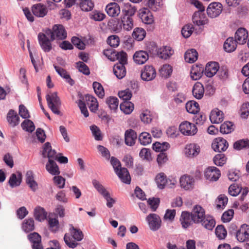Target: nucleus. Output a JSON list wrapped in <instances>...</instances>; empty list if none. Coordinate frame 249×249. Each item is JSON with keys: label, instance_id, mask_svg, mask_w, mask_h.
Here are the masks:
<instances>
[{"label": "nucleus", "instance_id": "60", "mask_svg": "<svg viewBox=\"0 0 249 249\" xmlns=\"http://www.w3.org/2000/svg\"><path fill=\"white\" fill-rule=\"evenodd\" d=\"M64 240L66 244L70 248L74 249L77 247L78 243L75 241L73 237L66 233L64 237Z\"/></svg>", "mask_w": 249, "mask_h": 249}, {"label": "nucleus", "instance_id": "46", "mask_svg": "<svg viewBox=\"0 0 249 249\" xmlns=\"http://www.w3.org/2000/svg\"><path fill=\"white\" fill-rule=\"evenodd\" d=\"M148 7L153 11L159 10L162 5V0H145Z\"/></svg>", "mask_w": 249, "mask_h": 249}, {"label": "nucleus", "instance_id": "4", "mask_svg": "<svg viewBox=\"0 0 249 249\" xmlns=\"http://www.w3.org/2000/svg\"><path fill=\"white\" fill-rule=\"evenodd\" d=\"M146 220L151 231H157L160 228L161 220L158 214L150 213L146 216Z\"/></svg>", "mask_w": 249, "mask_h": 249}, {"label": "nucleus", "instance_id": "42", "mask_svg": "<svg viewBox=\"0 0 249 249\" xmlns=\"http://www.w3.org/2000/svg\"><path fill=\"white\" fill-rule=\"evenodd\" d=\"M136 12V9L135 6H132L130 3H124V7L122 9V12L124 14V16H129L131 17Z\"/></svg>", "mask_w": 249, "mask_h": 249}, {"label": "nucleus", "instance_id": "31", "mask_svg": "<svg viewBox=\"0 0 249 249\" xmlns=\"http://www.w3.org/2000/svg\"><path fill=\"white\" fill-rule=\"evenodd\" d=\"M85 100L90 110L93 112H96L98 107L96 98L91 95L88 94L85 96Z\"/></svg>", "mask_w": 249, "mask_h": 249}, {"label": "nucleus", "instance_id": "13", "mask_svg": "<svg viewBox=\"0 0 249 249\" xmlns=\"http://www.w3.org/2000/svg\"><path fill=\"white\" fill-rule=\"evenodd\" d=\"M28 238L32 244L33 249H43L41 244V237L37 232H34L28 235Z\"/></svg>", "mask_w": 249, "mask_h": 249}, {"label": "nucleus", "instance_id": "47", "mask_svg": "<svg viewBox=\"0 0 249 249\" xmlns=\"http://www.w3.org/2000/svg\"><path fill=\"white\" fill-rule=\"evenodd\" d=\"M173 71L172 67L168 64L163 65L159 70L160 76L163 78L170 77Z\"/></svg>", "mask_w": 249, "mask_h": 249}, {"label": "nucleus", "instance_id": "39", "mask_svg": "<svg viewBox=\"0 0 249 249\" xmlns=\"http://www.w3.org/2000/svg\"><path fill=\"white\" fill-rule=\"evenodd\" d=\"M47 215V213L45 209L40 206H38L35 209L34 216L36 220L41 221L44 220Z\"/></svg>", "mask_w": 249, "mask_h": 249}, {"label": "nucleus", "instance_id": "58", "mask_svg": "<svg viewBox=\"0 0 249 249\" xmlns=\"http://www.w3.org/2000/svg\"><path fill=\"white\" fill-rule=\"evenodd\" d=\"M115 58L119 61V63L118 64H121L123 65H125L127 63V53L124 51L116 52Z\"/></svg>", "mask_w": 249, "mask_h": 249}, {"label": "nucleus", "instance_id": "10", "mask_svg": "<svg viewBox=\"0 0 249 249\" xmlns=\"http://www.w3.org/2000/svg\"><path fill=\"white\" fill-rule=\"evenodd\" d=\"M206 178L210 181H216L220 177V170L215 167H209L204 172Z\"/></svg>", "mask_w": 249, "mask_h": 249}, {"label": "nucleus", "instance_id": "32", "mask_svg": "<svg viewBox=\"0 0 249 249\" xmlns=\"http://www.w3.org/2000/svg\"><path fill=\"white\" fill-rule=\"evenodd\" d=\"M192 92L196 98L197 99H201L203 97L204 92L203 85L199 82L196 83L193 87Z\"/></svg>", "mask_w": 249, "mask_h": 249}, {"label": "nucleus", "instance_id": "44", "mask_svg": "<svg viewBox=\"0 0 249 249\" xmlns=\"http://www.w3.org/2000/svg\"><path fill=\"white\" fill-rule=\"evenodd\" d=\"M22 230L26 232H29L35 229V222L33 218L25 219L22 225Z\"/></svg>", "mask_w": 249, "mask_h": 249}, {"label": "nucleus", "instance_id": "24", "mask_svg": "<svg viewBox=\"0 0 249 249\" xmlns=\"http://www.w3.org/2000/svg\"><path fill=\"white\" fill-rule=\"evenodd\" d=\"M105 10L108 15L111 17H117L120 13V7L116 2L108 3L106 6Z\"/></svg>", "mask_w": 249, "mask_h": 249}, {"label": "nucleus", "instance_id": "29", "mask_svg": "<svg viewBox=\"0 0 249 249\" xmlns=\"http://www.w3.org/2000/svg\"><path fill=\"white\" fill-rule=\"evenodd\" d=\"M237 41L233 37L228 38L223 44V48L227 53L234 52L237 48Z\"/></svg>", "mask_w": 249, "mask_h": 249}, {"label": "nucleus", "instance_id": "37", "mask_svg": "<svg viewBox=\"0 0 249 249\" xmlns=\"http://www.w3.org/2000/svg\"><path fill=\"white\" fill-rule=\"evenodd\" d=\"M204 71V68L202 65H196L192 67L190 70L191 78H194L195 76L197 78H201Z\"/></svg>", "mask_w": 249, "mask_h": 249}, {"label": "nucleus", "instance_id": "5", "mask_svg": "<svg viewBox=\"0 0 249 249\" xmlns=\"http://www.w3.org/2000/svg\"><path fill=\"white\" fill-rule=\"evenodd\" d=\"M179 130L182 134L186 136L194 135L197 131L195 124L188 121L182 122L179 125Z\"/></svg>", "mask_w": 249, "mask_h": 249}, {"label": "nucleus", "instance_id": "56", "mask_svg": "<svg viewBox=\"0 0 249 249\" xmlns=\"http://www.w3.org/2000/svg\"><path fill=\"white\" fill-rule=\"evenodd\" d=\"M93 88L96 94L99 98H103L105 95L104 89L102 85L97 82L93 83Z\"/></svg>", "mask_w": 249, "mask_h": 249}, {"label": "nucleus", "instance_id": "15", "mask_svg": "<svg viewBox=\"0 0 249 249\" xmlns=\"http://www.w3.org/2000/svg\"><path fill=\"white\" fill-rule=\"evenodd\" d=\"M248 37V32L244 28H239L235 33V39L239 44H245Z\"/></svg>", "mask_w": 249, "mask_h": 249}, {"label": "nucleus", "instance_id": "48", "mask_svg": "<svg viewBox=\"0 0 249 249\" xmlns=\"http://www.w3.org/2000/svg\"><path fill=\"white\" fill-rule=\"evenodd\" d=\"M48 221L50 230L53 232H56L59 228V223L57 218H53L49 216Z\"/></svg>", "mask_w": 249, "mask_h": 249}, {"label": "nucleus", "instance_id": "34", "mask_svg": "<svg viewBox=\"0 0 249 249\" xmlns=\"http://www.w3.org/2000/svg\"><path fill=\"white\" fill-rule=\"evenodd\" d=\"M7 119L9 124L13 127L18 125L19 122V117L14 110L11 109L9 111Z\"/></svg>", "mask_w": 249, "mask_h": 249}, {"label": "nucleus", "instance_id": "18", "mask_svg": "<svg viewBox=\"0 0 249 249\" xmlns=\"http://www.w3.org/2000/svg\"><path fill=\"white\" fill-rule=\"evenodd\" d=\"M236 236L239 241L241 242L245 241L249 236V225L247 224L242 225L237 231Z\"/></svg>", "mask_w": 249, "mask_h": 249}, {"label": "nucleus", "instance_id": "16", "mask_svg": "<svg viewBox=\"0 0 249 249\" xmlns=\"http://www.w3.org/2000/svg\"><path fill=\"white\" fill-rule=\"evenodd\" d=\"M38 39L41 48L45 52H49L51 50L52 48L51 41L52 40L49 39L48 37H46L41 33L38 34Z\"/></svg>", "mask_w": 249, "mask_h": 249}, {"label": "nucleus", "instance_id": "26", "mask_svg": "<svg viewBox=\"0 0 249 249\" xmlns=\"http://www.w3.org/2000/svg\"><path fill=\"white\" fill-rule=\"evenodd\" d=\"M224 119V115L221 110L218 108L213 110L210 115V120L213 124H219L221 123Z\"/></svg>", "mask_w": 249, "mask_h": 249}, {"label": "nucleus", "instance_id": "43", "mask_svg": "<svg viewBox=\"0 0 249 249\" xmlns=\"http://www.w3.org/2000/svg\"><path fill=\"white\" fill-rule=\"evenodd\" d=\"M170 147V144L167 142L160 143V142H156L152 145V148L154 150L157 152H165Z\"/></svg>", "mask_w": 249, "mask_h": 249}, {"label": "nucleus", "instance_id": "57", "mask_svg": "<svg viewBox=\"0 0 249 249\" xmlns=\"http://www.w3.org/2000/svg\"><path fill=\"white\" fill-rule=\"evenodd\" d=\"M70 230L74 239L77 241H80L83 239L84 235L80 230L75 228L72 225H71Z\"/></svg>", "mask_w": 249, "mask_h": 249}, {"label": "nucleus", "instance_id": "36", "mask_svg": "<svg viewBox=\"0 0 249 249\" xmlns=\"http://www.w3.org/2000/svg\"><path fill=\"white\" fill-rule=\"evenodd\" d=\"M198 58V53L194 49L188 50L185 53L184 59L189 63H193L196 61Z\"/></svg>", "mask_w": 249, "mask_h": 249}, {"label": "nucleus", "instance_id": "64", "mask_svg": "<svg viewBox=\"0 0 249 249\" xmlns=\"http://www.w3.org/2000/svg\"><path fill=\"white\" fill-rule=\"evenodd\" d=\"M105 17L106 15L104 13L97 10L92 12L90 14V18L95 21H102Z\"/></svg>", "mask_w": 249, "mask_h": 249}, {"label": "nucleus", "instance_id": "52", "mask_svg": "<svg viewBox=\"0 0 249 249\" xmlns=\"http://www.w3.org/2000/svg\"><path fill=\"white\" fill-rule=\"evenodd\" d=\"M233 124L231 122H226L220 127V131L223 134H229L233 131Z\"/></svg>", "mask_w": 249, "mask_h": 249}, {"label": "nucleus", "instance_id": "40", "mask_svg": "<svg viewBox=\"0 0 249 249\" xmlns=\"http://www.w3.org/2000/svg\"><path fill=\"white\" fill-rule=\"evenodd\" d=\"M186 110L190 113L196 114L200 110L199 104L195 101H188L186 104Z\"/></svg>", "mask_w": 249, "mask_h": 249}, {"label": "nucleus", "instance_id": "25", "mask_svg": "<svg viewBox=\"0 0 249 249\" xmlns=\"http://www.w3.org/2000/svg\"><path fill=\"white\" fill-rule=\"evenodd\" d=\"M174 50L170 46H163L157 50L158 56L162 59H167L174 53Z\"/></svg>", "mask_w": 249, "mask_h": 249}, {"label": "nucleus", "instance_id": "51", "mask_svg": "<svg viewBox=\"0 0 249 249\" xmlns=\"http://www.w3.org/2000/svg\"><path fill=\"white\" fill-rule=\"evenodd\" d=\"M106 102L111 110L115 111L117 109L119 101L116 97L110 96L106 99Z\"/></svg>", "mask_w": 249, "mask_h": 249}, {"label": "nucleus", "instance_id": "23", "mask_svg": "<svg viewBox=\"0 0 249 249\" xmlns=\"http://www.w3.org/2000/svg\"><path fill=\"white\" fill-rule=\"evenodd\" d=\"M180 221L182 228L186 229L192 225L194 222L191 213L187 212H183L180 217Z\"/></svg>", "mask_w": 249, "mask_h": 249}, {"label": "nucleus", "instance_id": "38", "mask_svg": "<svg viewBox=\"0 0 249 249\" xmlns=\"http://www.w3.org/2000/svg\"><path fill=\"white\" fill-rule=\"evenodd\" d=\"M22 180V174L20 172H18V177L15 174H12L9 180L10 186L13 188L14 187L20 185Z\"/></svg>", "mask_w": 249, "mask_h": 249}, {"label": "nucleus", "instance_id": "3", "mask_svg": "<svg viewBox=\"0 0 249 249\" xmlns=\"http://www.w3.org/2000/svg\"><path fill=\"white\" fill-rule=\"evenodd\" d=\"M92 184L99 193H100L106 199L107 201V206L108 208H111L113 206V204L115 203V200L110 197L109 193L98 181L93 180L92 181Z\"/></svg>", "mask_w": 249, "mask_h": 249}, {"label": "nucleus", "instance_id": "11", "mask_svg": "<svg viewBox=\"0 0 249 249\" xmlns=\"http://www.w3.org/2000/svg\"><path fill=\"white\" fill-rule=\"evenodd\" d=\"M119 24L120 28L116 30L117 32H119L122 28L125 31H130L132 29L134 26L133 20L131 17L129 16L122 17Z\"/></svg>", "mask_w": 249, "mask_h": 249}, {"label": "nucleus", "instance_id": "21", "mask_svg": "<svg viewBox=\"0 0 249 249\" xmlns=\"http://www.w3.org/2000/svg\"><path fill=\"white\" fill-rule=\"evenodd\" d=\"M194 181V178L192 177L185 175L180 178V184L182 188L188 190L193 188Z\"/></svg>", "mask_w": 249, "mask_h": 249}, {"label": "nucleus", "instance_id": "61", "mask_svg": "<svg viewBox=\"0 0 249 249\" xmlns=\"http://www.w3.org/2000/svg\"><path fill=\"white\" fill-rule=\"evenodd\" d=\"M215 234L219 239H223L227 236V231L223 225H218L215 229Z\"/></svg>", "mask_w": 249, "mask_h": 249}, {"label": "nucleus", "instance_id": "59", "mask_svg": "<svg viewBox=\"0 0 249 249\" xmlns=\"http://www.w3.org/2000/svg\"><path fill=\"white\" fill-rule=\"evenodd\" d=\"M64 240L66 244L70 248L74 249L77 247L78 243L75 241L73 237L66 233L64 237Z\"/></svg>", "mask_w": 249, "mask_h": 249}, {"label": "nucleus", "instance_id": "19", "mask_svg": "<svg viewBox=\"0 0 249 249\" xmlns=\"http://www.w3.org/2000/svg\"><path fill=\"white\" fill-rule=\"evenodd\" d=\"M193 22L197 26H201L207 24L208 19L203 12L197 11L193 15Z\"/></svg>", "mask_w": 249, "mask_h": 249}, {"label": "nucleus", "instance_id": "8", "mask_svg": "<svg viewBox=\"0 0 249 249\" xmlns=\"http://www.w3.org/2000/svg\"><path fill=\"white\" fill-rule=\"evenodd\" d=\"M228 147V143L226 140L218 137L214 140L212 144V148L216 152L225 151Z\"/></svg>", "mask_w": 249, "mask_h": 249}, {"label": "nucleus", "instance_id": "62", "mask_svg": "<svg viewBox=\"0 0 249 249\" xmlns=\"http://www.w3.org/2000/svg\"><path fill=\"white\" fill-rule=\"evenodd\" d=\"M141 119L144 124H149L152 120V116L151 112L145 110L141 114Z\"/></svg>", "mask_w": 249, "mask_h": 249}, {"label": "nucleus", "instance_id": "22", "mask_svg": "<svg viewBox=\"0 0 249 249\" xmlns=\"http://www.w3.org/2000/svg\"><path fill=\"white\" fill-rule=\"evenodd\" d=\"M137 138L136 132L132 129L125 131L124 133L125 143L128 146H133L135 144Z\"/></svg>", "mask_w": 249, "mask_h": 249}, {"label": "nucleus", "instance_id": "63", "mask_svg": "<svg viewBox=\"0 0 249 249\" xmlns=\"http://www.w3.org/2000/svg\"><path fill=\"white\" fill-rule=\"evenodd\" d=\"M234 148L237 150H240L243 148L249 147V140H241L236 142L233 144Z\"/></svg>", "mask_w": 249, "mask_h": 249}, {"label": "nucleus", "instance_id": "35", "mask_svg": "<svg viewBox=\"0 0 249 249\" xmlns=\"http://www.w3.org/2000/svg\"><path fill=\"white\" fill-rule=\"evenodd\" d=\"M32 12L36 17H43L46 15L47 10L45 6L41 4H38L32 7Z\"/></svg>", "mask_w": 249, "mask_h": 249}, {"label": "nucleus", "instance_id": "54", "mask_svg": "<svg viewBox=\"0 0 249 249\" xmlns=\"http://www.w3.org/2000/svg\"><path fill=\"white\" fill-rule=\"evenodd\" d=\"M139 141L141 144L147 145L152 142L151 135L147 132H142L139 137Z\"/></svg>", "mask_w": 249, "mask_h": 249}, {"label": "nucleus", "instance_id": "28", "mask_svg": "<svg viewBox=\"0 0 249 249\" xmlns=\"http://www.w3.org/2000/svg\"><path fill=\"white\" fill-rule=\"evenodd\" d=\"M156 71L151 65H145L141 71V78H155Z\"/></svg>", "mask_w": 249, "mask_h": 249}, {"label": "nucleus", "instance_id": "1", "mask_svg": "<svg viewBox=\"0 0 249 249\" xmlns=\"http://www.w3.org/2000/svg\"><path fill=\"white\" fill-rule=\"evenodd\" d=\"M110 162L115 172L121 181L124 183L129 184L131 182V178L127 169L124 167H121L120 161L115 157H111Z\"/></svg>", "mask_w": 249, "mask_h": 249}, {"label": "nucleus", "instance_id": "12", "mask_svg": "<svg viewBox=\"0 0 249 249\" xmlns=\"http://www.w3.org/2000/svg\"><path fill=\"white\" fill-rule=\"evenodd\" d=\"M134 62L137 65H142L146 62L149 59L148 53L144 51L136 52L133 56Z\"/></svg>", "mask_w": 249, "mask_h": 249}, {"label": "nucleus", "instance_id": "27", "mask_svg": "<svg viewBox=\"0 0 249 249\" xmlns=\"http://www.w3.org/2000/svg\"><path fill=\"white\" fill-rule=\"evenodd\" d=\"M55 39H64L67 37V33L62 25H54L53 27Z\"/></svg>", "mask_w": 249, "mask_h": 249}, {"label": "nucleus", "instance_id": "7", "mask_svg": "<svg viewBox=\"0 0 249 249\" xmlns=\"http://www.w3.org/2000/svg\"><path fill=\"white\" fill-rule=\"evenodd\" d=\"M139 17L145 24H151L154 22V17L147 8H142L139 11Z\"/></svg>", "mask_w": 249, "mask_h": 249}, {"label": "nucleus", "instance_id": "49", "mask_svg": "<svg viewBox=\"0 0 249 249\" xmlns=\"http://www.w3.org/2000/svg\"><path fill=\"white\" fill-rule=\"evenodd\" d=\"M155 180L158 188L160 189H162L166 186L167 178L164 173H161L157 175Z\"/></svg>", "mask_w": 249, "mask_h": 249}, {"label": "nucleus", "instance_id": "50", "mask_svg": "<svg viewBox=\"0 0 249 249\" xmlns=\"http://www.w3.org/2000/svg\"><path fill=\"white\" fill-rule=\"evenodd\" d=\"M120 108L124 113L129 114L134 109V105L130 102L124 101L120 104Z\"/></svg>", "mask_w": 249, "mask_h": 249}, {"label": "nucleus", "instance_id": "30", "mask_svg": "<svg viewBox=\"0 0 249 249\" xmlns=\"http://www.w3.org/2000/svg\"><path fill=\"white\" fill-rule=\"evenodd\" d=\"M78 6L82 11L88 12L93 9L94 3L92 0H79Z\"/></svg>", "mask_w": 249, "mask_h": 249}, {"label": "nucleus", "instance_id": "33", "mask_svg": "<svg viewBox=\"0 0 249 249\" xmlns=\"http://www.w3.org/2000/svg\"><path fill=\"white\" fill-rule=\"evenodd\" d=\"M46 168L47 171L53 175H58L60 174L59 167L53 160H49Z\"/></svg>", "mask_w": 249, "mask_h": 249}, {"label": "nucleus", "instance_id": "45", "mask_svg": "<svg viewBox=\"0 0 249 249\" xmlns=\"http://www.w3.org/2000/svg\"><path fill=\"white\" fill-rule=\"evenodd\" d=\"M200 222L206 229L209 230H212L215 224V220L211 216H205Z\"/></svg>", "mask_w": 249, "mask_h": 249}, {"label": "nucleus", "instance_id": "55", "mask_svg": "<svg viewBox=\"0 0 249 249\" xmlns=\"http://www.w3.org/2000/svg\"><path fill=\"white\" fill-rule=\"evenodd\" d=\"M21 125L23 130L29 132H33L35 129L33 122L29 119L24 120L21 123Z\"/></svg>", "mask_w": 249, "mask_h": 249}, {"label": "nucleus", "instance_id": "20", "mask_svg": "<svg viewBox=\"0 0 249 249\" xmlns=\"http://www.w3.org/2000/svg\"><path fill=\"white\" fill-rule=\"evenodd\" d=\"M42 155L43 158H48L49 160L52 158L55 160L57 155L56 152L52 149L50 142H46L43 147Z\"/></svg>", "mask_w": 249, "mask_h": 249}, {"label": "nucleus", "instance_id": "14", "mask_svg": "<svg viewBox=\"0 0 249 249\" xmlns=\"http://www.w3.org/2000/svg\"><path fill=\"white\" fill-rule=\"evenodd\" d=\"M219 69V64L216 62H208L205 67V74L209 78L213 77Z\"/></svg>", "mask_w": 249, "mask_h": 249}, {"label": "nucleus", "instance_id": "53", "mask_svg": "<svg viewBox=\"0 0 249 249\" xmlns=\"http://www.w3.org/2000/svg\"><path fill=\"white\" fill-rule=\"evenodd\" d=\"M145 31L141 28H137L135 29L132 34L133 37L138 41L143 40L145 36Z\"/></svg>", "mask_w": 249, "mask_h": 249}, {"label": "nucleus", "instance_id": "17", "mask_svg": "<svg viewBox=\"0 0 249 249\" xmlns=\"http://www.w3.org/2000/svg\"><path fill=\"white\" fill-rule=\"evenodd\" d=\"M200 151L199 145L196 143L187 144L185 148V153L186 157L193 158L197 156Z\"/></svg>", "mask_w": 249, "mask_h": 249}, {"label": "nucleus", "instance_id": "6", "mask_svg": "<svg viewBox=\"0 0 249 249\" xmlns=\"http://www.w3.org/2000/svg\"><path fill=\"white\" fill-rule=\"evenodd\" d=\"M222 10L223 6L220 3L214 2L209 5L207 9V13L210 18H214L219 16Z\"/></svg>", "mask_w": 249, "mask_h": 249}, {"label": "nucleus", "instance_id": "9", "mask_svg": "<svg viewBox=\"0 0 249 249\" xmlns=\"http://www.w3.org/2000/svg\"><path fill=\"white\" fill-rule=\"evenodd\" d=\"M205 211L204 209L199 205L195 206L191 212V214L193 217L194 223H200L205 217Z\"/></svg>", "mask_w": 249, "mask_h": 249}, {"label": "nucleus", "instance_id": "2", "mask_svg": "<svg viewBox=\"0 0 249 249\" xmlns=\"http://www.w3.org/2000/svg\"><path fill=\"white\" fill-rule=\"evenodd\" d=\"M46 100L48 107L54 114L61 115L60 111L59 110L61 106V102L57 95V92L47 95Z\"/></svg>", "mask_w": 249, "mask_h": 249}, {"label": "nucleus", "instance_id": "41", "mask_svg": "<svg viewBox=\"0 0 249 249\" xmlns=\"http://www.w3.org/2000/svg\"><path fill=\"white\" fill-rule=\"evenodd\" d=\"M113 72L117 78H124L126 74L124 65L117 63L114 66Z\"/></svg>", "mask_w": 249, "mask_h": 249}]
</instances>
